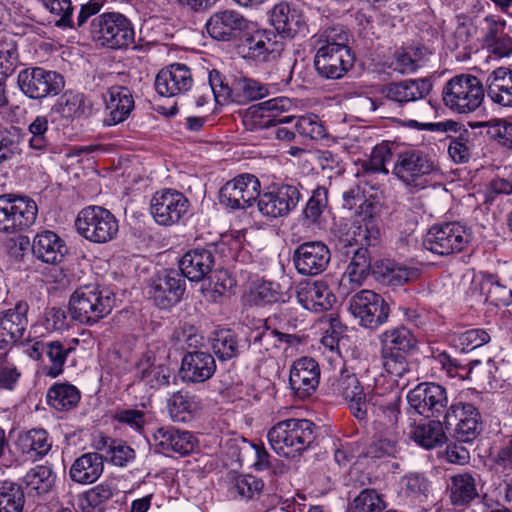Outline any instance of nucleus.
I'll list each match as a JSON object with an SVG mask.
<instances>
[{
	"label": "nucleus",
	"mask_w": 512,
	"mask_h": 512,
	"mask_svg": "<svg viewBox=\"0 0 512 512\" xmlns=\"http://www.w3.org/2000/svg\"><path fill=\"white\" fill-rule=\"evenodd\" d=\"M79 399L78 389L71 384L56 383L47 393L48 403L56 410H69L77 405Z\"/></svg>",
	"instance_id": "nucleus-46"
},
{
	"label": "nucleus",
	"mask_w": 512,
	"mask_h": 512,
	"mask_svg": "<svg viewBox=\"0 0 512 512\" xmlns=\"http://www.w3.org/2000/svg\"><path fill=\"white\" fill-rule=\"evenodd\" d=\"M188 208V199L181 192L173 189L157 191L150 205L154 220L164 226L177 223L187 213Z\"/></svg>",
	"instance_id": "nucleus-18"
},
{
	"label": "nucleus",
	"mask_w": 512,
	"mask_h": 512,
	"mask_svg": "<svg viewBox=\"0 0 512 512\" xmlns=\"http://www.w3.org/2000/svg\"><path fill=\"white\" fill-rule=\"evenodd\" d=\"M381 353L406 355L416 346V338L411 331L403 326L392 328L380 336Z\"/></svg>",
	"instance_id": "nucleus-41"
},
{
	"label": "nucleus",
	"mask_w": 512,
	"mask_h": 512,
	"mask_svg": "<svg viewBox=\"0 0 512 512\" xmlns=\"http://www.w3.org/2000/svg\"><path fill=\"white\" fill-rule=\"evenodd\" d=\"M291 106L290 99L286 97H277L261 102L248 109L243 118V123L251 131L288 123L292 120V117H280L279 113L289 110Z\"/></svg>",
	"instance_id": "nucleus-17"
},
{
	"label": "nucleus",
	"mask_w": 512,
	"mask_h": 512,
	"mask_svg": "<svg viewBox=\"0 0 512 512\" xmlns=\"http://www.w3.org/2000/svg\"><path fill=\"white\" fill-rule=\"evenodd\" d=\"M185 288L183 275L172 269L153 279L148 293L159 308L167 309L181 300Z\"/></svg>",
	"instance_id": "nucleus-20"
},
{
	"label": "nucleus",
	"mask_w": 512,
	"mask_h": 512,
	"mask_svg": "<svg viewBox=\"0 0 512 512\" xmlns=\"http://www.w3.org/2000/svg\"><path fill=\"white\" fill-rule=\"evenodd\" d=\"M106 109L109 114L104 119L107 126L123 122L134 108V100L130 90L123 86H113L105 98Z\"/></svg>",
	"instance_id": "nucleus-35"
},
{
	"label": "nucleus",
	"mask_w": 512,
	"mask_h": 512,
	"mask_svg": "<svg viewBox=\"0 0 512 512\" xmlns=\"http://www.w3.org/2000/svg\"><path fill=\"white\" fill-rule=\"evenodd\" d=\"M295 129L302 137L319 140L326 136V130L318 118L314 114L301 116L295 123Z\"/></svg>",
	"instance_id": "nucleus-58"
},
{
	"label": "nucleus",
	"mask_w": 512,
	"mask_h": 512,
	"mask_svg": "<svg viewBox=\"0 0 512 512\" xmlns=\"http://www.w3.org/2000/svg\"><path fill=\"white\" fill-rule=\"evenodd\" d=\"M215 370V360L210 353L193 351L184 355L180 372L184 381L202 383L210 379Z\"/></svg>",
	"instance_id": "nucleus-33"
},
{
	"label": "nucleus",
	"mask_w": 512,
	"mask_h": 512,
	"mask_svg": "<svg viewBox=\"0 0 512 512\" xmlns=\"http://www.w3.org/2000/svg\"><path fill=\"white\" fill-rule=\"evenodd\" d=\"M77 232L93 243H107L118 233V221L115 216L101 206L91 205L83 208L75 220Z\"/></svg>",
	"instance_id": "nucleus-5"
},
{
	"label": "nucleus",
	"mask_w": 512,
	"mask_h": 512,
	"mask_svg": "<svg viewBox=\"0 0 512 512\" xmlns=\"http://www.w3.org/2000/svg\"><path fill=\"white\" fill-rule=\"evenodd\" d=\"M92 39L100 46L123 49L134 42L131 22L118 12L103 13L91 22Z\"/></svg>",
	"instance_id": "nucleus-4"
},
{
	"label": "nucleus",
	"mask_w": 512,
	"mask_h": 512,
	"mask_svg": "<svg viewBox=\"0 0 512 512\" xmlns=\"http://www.w3.org/2000/svg\"><path fill=\"white\" fill-rule=\"evenodd\" d=\"M474 126L484 129L481 133H484L489 139L497 142L500 146L512 150V122L496 119L478 122Z\"/></svg>",
	"instance_id": "nucleus-48"
},
{
	"label": "nucleus",
	"mask_w": 512,
	"mask_h": 512,
	"mask_svg": "<svg viewBox=\"0 0 512 512\" xmlns=\"http://www.w3.org/2000/svg\"><path fill=\"white\" fill-rule=\"evenodd\" d=\"M248 20L235 10L225 9L215 12L207 21L208 34L219 41H231L246 30Z\"/></svg>",
	"instance_id": "nucleus-27"
},
{
	"label": "nucleus",
	"mask_w": 512,
	"mask_h": 512,
	"mask_svg": "<svg viewBox=\"0 0 512 512\" xmlns=\"http://www.w3.org/2000/svg\"><path fill=\"white\" fill-rule=\"evenodd\" d=\"M297 300L303 308L320 313L327 311L335 302V296L325 281L301 282L297 286Z\"/></svg>",
	"instance_id": "nucleus-30"
},
{
	"label": "nucleus",
	"mask_w": 512,
	"mask_h": 512,
	"mask_svg": "<svg viewBox=\"0 0 512 512\" xmlns=\"http://www.w3.org/2000/svg\"><path fill=\"white\" fill-rule=\"evenodd\" d=\"M409 405L427 418L440 416L448 405L446 388L433 382H423L407 394Z\"/></svg>",
	"instance_id": "nucleus-16"
},
{
	"label": "nucleus",
	"mask_w": 512,
	"mask_h": 512,
	"mask_svg": "<svg viewBox=\"0 0 512 512\" xmlns=\"http://www.w3.org/2000/svg\"><path fill=\"white\" fill-rule=\"evenodd\" d=\"M29 305L19 301L14 307L0 312V348L18 342L28 326Z\"/></svg>",
	"instance_id": "nucleus-28"
},
{
	"label": "nucleus",
	"mask_w": 512,
	"mask_h": 512,
	"mask_svg": "<svg viewBox=\"0 0 512 512\" xmlns=\"http://www.w3.org/2000/svg\"><path fill=\"white\" fill-rule=\"evenodd\" d=\"M382 282L389 286H402L418 278V270L397 263L387 264L380 272Z\"/></svg>",
	"instance_id": "nucleus-50"
},
{
	"label": "nucleus",
	"mask_w": 512,
	"mask_h": 512,
	"mask_svg": "<svg viewBox=\"0 0 512 512\" xmlns=\"http://www.w3.org/2000/svg\"><path fill=\"white\" fill-rule=\"evenodd\" d=\"M260 188V181L255 175L240 174L221 187L220 204L233 210L246 209L258 198Z\"/></svg>",
	"instance_id": "nucleus-15"
},
{
	"label": "nucleus",
	"mask_w": 512,
	"mask_h": 512,
	"mask_svg": "<svg viewBox=\"0 0 512 512\" xmlns=\"http://www.w3.org/2000/svg\"><path fill=\"white\" fill-rule=\"evenodd\" d=\"M354 64L351 50H333L318 48L314 57V66L318 74L326 79L342 78Z\"/></svg>",
	"instance_id": "nucleus-26"
},
{
	"label": "nucleus",
	"mask_w": 512,
	"mask_h": 512,
	"mask_svg": "<svg viewBox=\"0 0 512 512\" xmlns=\"http://www.w3.org/2000/svg\"><path fill=\"white\" fill-rule=\"evenodd\" d=\"M37 205L25 196L0 195V231L16 233L30 227L36 220Z\"/></svg>",
	"instance_id": "nucleus-8"
},
{
	"label": "nucleus",
	"mask_w": 512,
	"mask_h": 512,
	"mask_svg": "<svg viewBox=\"0 0 512 512\" xmlns=\"http://www.w3.org/2000/svg\"><path fill=\"white\" fill-rule=\"evenodd\" d=\"M432 88L428 79H407L392 82L382 88V94L388 100L405 104L414 102L427 96Z\"/></svg>",
	"instance_id": "nucleus-31"
},
{
	"label": "nucleus",
	"mask_w": 512,
	"mask_h": 512,
	"mask_svg": "<svg viewBox=\"0 0 512 512\" xmlns=\"http://www.w3.org/2000/svg\"><path fill=\"white\" fill-rule=\"evenodd\" d=\"M401 394L398 390L381 391L375 388L368 394L367 415L373 418V427L377 433L398 429L401 416Z\"/></svg>",
	"instance_id": "nucleus-7"
},
{
	"label": "nucleus",
	"mask_w": 512,
	"mask_h": 512,
	"mask_svg": "<svg viewBox=\"0 0 512 512\" xmlns=\"http://www.w3.org/2000/svg\"><path fill=\"white\" fill-rule=\"evenodd\" d=\"M115 295L98 285H85L76 289L69 300V313L73 320L92 325L111 313Z\"/></svg>",
	"instance_id": "nucleus-1"
},
{
	"label": "nucleus",
	"mask_w": 512,
	"mask_h": 512,
	"mask_svg": "<svg viewBox=\"0 0 512 512\" xmlns=\"http://www.w3.org/2000/svg\"><path fill=\"white\" fill-rule=\"evenodd\" d=\"M23 482L29 489V492L43 495L52 489L55 482V474L50 467L37 465L25 474Z\"/></svg>",
	"instance_id": "nucleus-45"
},
{
	"label": "nucleus",
	"mask_w": 512,
	"mask_h": 512,
	"mask_svg": "<svg viewBox=\"0 0 512 512\" xmlns=\"http://www.w3.org/2000/svg\"><path fill=\"white\" fill-rule=\"evenodd\" d=\"M328 205V191L324 187L313 190L304 209L305 218L312 223H317Z\"/></svg>",
	"instance_id": "nucleus-62"
},
{
	"label": "nucleus",
	"mask_w": 512,
	"mask_h": 512,
	"mask_svg": "<svg viewBox=\"0 0 512 512\" xmlns=\"http://www.w3.org/2000/svg\"><path fill=\"white\" fill-rule=\"evenodd\" d=\"M283 49V37L274 30H257L247 39L246 57L266 62L278 57Z\"/></svg>",
	"instance_id": "nucleus-29"
},
{
	"label": "nucleus",
	"mask_w": 512,
	"mask_h": 512,
	"mask_svg": "<svg viewBox=\"0 0 512 512\" xmlns=\"http://www.w3.org/2000/svg\"><path fill=\"white\" fill-rule=\"evenodd\" d=\"M320 381V367L311 357L295 360L290 368L289 385L296 397L306 399L315 393Z\"/></svg>",
	"instance_id": "nucleus-21"
},
{
	"label": "nucleus",
	"mask_w": 512,
	"mask_h": 512,
	"mask_svg": "<svg viewBox=\"0 0 512 512\" xmlns=\"http://www.w3.org/2000/svg\"><path fill=\"white\" fill-rule=\"evenodd\" d=\"M378 434V439L369 447L368 454L374 458L395 456L400 436L398 429L385 430Z\"/></svg>",
	"instance_id": "nucleus-52"
},
{
	"label": "nucleus",
	"mask_w": 512,
	"mask_h": 512,
	"mask_svg": "<svg viewBox=\"0 0 512 512\" xmlns=\"http://www.w3.org/2000/svg\"><path fill=\"white\" fill-rule=\"evenodd\" d=\"M411 438L418 445L426 449H432L443 444L446 440V435L443 430V424L438 420H431L416 425L411 432Z\"/></svg>",
	"instance_id": "nucleus-44"
},
{
	"label": "nucleus",
	"mask_w": 512,
	"mask_h": 512,
	"mask_svg": "<svg viewBox=\"0 0 512 512\" xmlns=\"http://www.w3.org/2000/svg\"><path fill=\"white\" fill-rule=\"evenodd\" d=\"M438 172L434 161L420 150H406L397 154L392 174L409 187L423 189L427 176Z\"/></svg>",
	"instance_id": "nucleus-6"
},
{
	"label": "nucleus",
	"mask_w": 512,
	"mask_h": 512,
	"mask_svg": "<svg viewBox=\"0 0 512 512\" xmlns=\"http://www.w3.org/2000/svg\"><path fill=\"white\" fill-rule=\"evenodd\" d=\"M153 446L157 453H178L187 455L191 453L197 440L189 431L179 430L173 426L157 428L152 435Z\"/></svg>",
	"instance_id": "nucleus-23"
},
{
	"label": "nucleus",
	"mask_w": 512,
	"mask_h": 512,
	"mask_svg": "<svg viewBox=\"0 0 512 512\" xmlns=\"http://www.w3.org/2000/svg\"><path fill=\"white\" fill-rule=\"evenodd\" d=\"M49 122L47 116L39 115L29 124L27 142L31 149L43 153L50 146L48 138Z\"/></svg>",
	"instance_id": "nucleus-49"
},
{
	"label": "nucleus",
	"mask_w": 512,
	"mask_h": 512,
	"mask_svg": "<svg viewBox=\"0 0 512 512\" xmlns=\"http://www.w3.org/2000/svg\"><path fill=\"white\" fill-rule=\"evenodd\" d=\"M315 425L307 419H287L268 432L272 449L279 455L294 457L306 450L314 440Z\"/></svg>",
	"instance_id": "nucleus-2"
},
{
	"label": "nucleus",
	"mask_w": 512,
	"mask_h": 512,
	"mask_svg": "<svg viewBox=\"0 0 512 512\" xmlns=\"http://www.w3.org/2000/svg\"><path fill=\"white\" fill-rule=\"evenodd\" d=\"M381 358L384 371L397 384H399V381L410 373L409 364L406 360L405 355L381 353Z\"/></svg>",
	"instance_id": "nucleus-57"
},
{
	"label": "nucleus",
	"mask_w": 512,
	"mask_h": 512,
	"mask_svg": "<svg viewBox=\"0 0 512 512\" xmlns=\"http://www.w3.org/2000/svg\"><path fill=\"white\" fill-rule=\"evenodd\" d=\"M215 260L211 250L195 248L187 251L179 261V272L190 281L204 280L211 272Z\"/></svg>",
	"instance_id": "nucleus-32"
},
{
	"label": "nucleus",
	"mask_w": 512,
	"mask_h": 512,
	"mask_svg": "<svg viewBox=\"0 0 512 512\" xmlns=\"http://www.w3.org/2000/svg\"><path fill=\"white\" fill-rule=\"evenodd\" d=\"M392 156L388 144L381 143L376 145L370 154V158L363 163V168L367 172L388 174L386 163Z\"/></svg>",
	"instance_id": "nucleus-61"
},
{
	"label": "nucleus",
	"mask_w": 512,
	"mask_h": 512,
	"mask_svg": "<svg viewBox=\"0 0 512 512\" xmlns=\"http://www.w3.org/2000/svg\"><path fill=\"white\" fill-rule=\"evenodd\" d=\"M270 22L279 33L290 34L293 31V23H298L296 11L291 10L286 2H280L272 8Z\"/></svg>",
	"instance_id": "nucleus-53"
},
{
	"label": "nucleus",
	"mask_w": 512,
	"mask_h": 512,
	"mask_svg": "<svg viewBox=\"0 0 512 512\" xmlns=\"http://www.w3.org/2000/svg\"><path fill=\"white\" fill-rule=\"evenodd\" d=\"M384 509L385 502L374 489H364L350 505V512H382Z\"/></svg>",
	"instance_id": "nucleus-55"
},
{
	"label": "nucleus",
	"mask_w": 512,
	"mask_h": 512,
	"mask_svg": "<svg viewBox=\"0 0 512 512\" xmlns=\"http://www.w3.org/2000/svg\"><path fill=\"white\" fill-rule=\"evenodd\" d=\"M238 347L236 335L231 330H221L214 334L212 350L220 360L237 356Z\"/></svg>",
	"instance_id": "nucleus-51"
},
{
	"label": "nucleus",
	"mask_w": 512,
	"mask_h": 512,
	"mask_svg": "<svg viewBox=\"0 0 512 512\" xmlns=\"http://www.w3.org/2000/svg\"><path fill=\"white\" fill-rule=\"evenodd\" d=\"M24 503V491L18 483L0 482V512H23Z\"/></svg>",
	"instance_id": "nucleus-47"
},
{
	"label": "nucleus",
	"mask_w": 512,
	"mask_h": 512,
	"mask_svg": "<svg viewBox=\"0 0 512 512\" xmlns=\"http://www.w3.org/2000/svg\"><path fill=\"white\" fill-rule=\"evenodd\" d=\"M485 91L492 103L512 107V69L498 67L491 71L484 82Z\"/></svg>",
	"instance_id": "nucleus-34"
},
{
	"label": "nucleus",
	"mask_w": 512,
	"mask_h": 512,
	"mask_svg": "<svg viewBox=\"0 0 512 512\" xmlns=\"http://www.w3.org/2000/svg\"><path fill=\"white\" fill-rule=\"evenodd\" d=\"M71 351V347H65L60 341L47 342L45 354L51 364L46 375L55 378L62 374L64 364Z\"/></svg>",
	"instance_id": "nucleus-54"
},
{
	"label": "nucleus",
	"mask_w": 512,
	"mask_h": 512,
	"mask_svg": "<svg viewBox=\"0 0 512 512\" xmlns=\"http://www.w3.org/2000/svg\"><path fill=\"white\" fill-rule=\"evenodd\" d=\"M301 200L298 186L293 184L273 185L257 198L258 211L262 216L275 219L287 216Z\"/></svg>",
	"instance_id": "nucleus-13"
},
{
	"label": "nucleus",
	"mask_w": 512,
	"mask_h": 512,
	"mask_svg": "<svg viewBox=\"0 0 512 512\" xmlns=\"http://www.w3.org/2000/svg\"><path fill=\"white\" fill-rule=\"evenodd\" d=\"M333 391L345 400L352 414L359 420L367 418V398L371 391L365 392L357 376L342 369L339 378L332 384Z\"/></svg>",
	"instance_id": "nucleus-22"
},
{
	"label": "nucleus",
	"mask_w": 512,
	"mask_h": 512,
	"mask_svg": "<svg viewBox=\"0 0 512 512\" xmlns=\"http://www.w3.org/2000/svg\"><path fill=\"white\" fill-rule=\"evenodd\" d=\"M193 85L190 69L174 63L161 69L155 78V90L163 97H174L187 92Z\"/></svg>",
	"instance_id": "nucleus-24"
},
{
	"label": "nucleus",
	"mask_w": 512,
	"mask_h": 512,
	"mask_svg": "<svg viewBox=\"0 0 512 512\" xmlns=\"http://www.w3.org/2000/svg\"><path fill=\"white\" fill-rule=\"evenodd\" d=\"M167 409L172 421L186 423L195 418L201 406L196 396L189 392L177 391L168 399Z\"/></svg>",
	"instance_id": "nucleus-40"
},
{
	"label": "nucleus",
	"mask_w": 512,
	"mask_h": 512,
	"mask_svg": "<svg viewBox=\"0 0 512 512\" xmlns=\"http://www.w3.org/2000/svg\"><path fill=\"white\" fill-rule=\"evenodd\" d=\"M319 48H333V50H351L348 46L349 33L342 26H332L323 31L320 36Z\"/></svg>",
	"instance_id": "nucleus-59"
},
{
	"label": "nucleus",
	"mask_w": 512,
	"mask_h": 512,
	"mask_svg": "<svg viewBox=\"0 0 512 512\" xmlns=\"http://www.w3.org/2000/svg\"><path fill=\"white\" fill-rule=\"evenodd\" d=\"M369 268L370 259L368 256V250L365 248L355 249L353 257L340 281V289L342 292L348 294L362 286L364 280L368 276Z\"/></svg>",
	"instance_id": "nucleus-37"
},
{
	"label": "nucleus",
	"mask_w": 512,
	"mask_h": 512,
	"mask_svg": "<svg viewBox=\"0 0 512 512\" xmlns=\"http://www.w3.org/2000/svg\"><path fill=\"white\" fill-rule=\"evenodd\" d=\"M104 469L103 455L90 452L78 457L70 468V477L73 481L81 484L95 482Z\"/></svg>",
	"instance_id": "nucleus-39"
},
{
	"label": "nucleus",
	"mask_w": 512,
	"mask_h": 512,
	"mask_svg": "<svg viewBox=\"0 0 512 512\" xmlns=\"http://www.w3.org/2000/svg\"><path fill=\"white\" fill-rule=\"evenodd\" d=\"M264 487L263 481L253 475H239L233 480V489L239 496L252 499L259 495Z\"/></svg>",
	"instance_id": "nucleus-64"
},
{
	"label": "nucleus",
	"mask_w": 512,
	"mask_h": 512,
	"mask_svg": "<svg viewBox=\"0 0 512 512\" xmlns=\"http://www.w3.org/2000/svg\"><path fill=\"white\" fill-rule=\"evenodd\" d=\"M444 425L457 441L469 443L480 434V413L470 403H453L444 415Z\"/></svg>",
	"instance_id": "nucleus-12"
},
{
	"label": "nucleus",
	"mask_w": 512,
	"mask_h": 512,
	"mask_svg": "<svg viewBox=\"0 0 512 512\" xmlns=\"http://www.w3.org/2000/svg\"><path fill=\"white\" fill-rule=\"evenodd\" d=\"M32 252L42 262L57 264L62 261L67 253V247L56 233L46 230L34 237Z\"/></svg>",
	"instance_id": "nucleus-36"
},
{
	"label": "nucleus",
	"mask_w": 512,
	"mask_h": 512,
	"mask_svg": "<svg viewBox=\"0 0 512 512\" xmlns=\"http://www.w3.org/2000/svg\"><path fill=\"white\" fill-rule=\"evenodd\" d=\"M17 445L23 454L34 458L46 455L52 447V442L44 429H31L19 435Z\"/></svg>",
	"instance_id": "nucleus-43"
},
{
	"label": "nucleus",
	"mask_w": 512,
	"mask_h": 512,
	"mask_svg": "<svg viewBox=\"0 0 512 512\" xmlns=\"http://www.w3.org/2000/svg\"><path fill=\"white\" fill-rule=\"evenodd\" d=\"M485 85L477 76L462 73L449 79L442 90V99L450 110L468 114L478 110L484 101Z\"/></svg>",
	"instance_id": "nucleus-3"
},
{
	"label": "nucleus",
	"mask_w": 512,
	"mask_h": 512,
	"mask_svg": "<svg viewBox=\"0 0 512 512\" xmlns=\"http://www.w3.org/2000/svg\"><path fill=\"white\" fill-rule=\"evenodd\" d=\"M298 342V337L292 334L281 333L276 329L263 326L251 334L249 350L259 360L275 356L283 344L292 345Z\"/></svg>",
	"instance_id": "nucleus-25"
},
{
	"label": "nucleus",
	"mask_w": 512,
	"mask_h": 512,
	"mask_svg": "<svg viewBox=\"0 0 512 512\" xmlns=\"http://www.w3.org/2000/svg\"><path fill=\"white\" fill-rule=\"evenodd\" d=\"M19 64L17 46L13 42L0 43V73L3 79L13 74Z\"/></svg>",
	"instance_id": "nucleus-63"
},
{
	"label": "nucleus",
	"mask_w": 512,
	"mask_h": 512,
	"mask_svg": "<svg viewBox=\"0 0 512 512\" xmlns=\"http://www.w3.org/2000/svg\"><path fill=\"white\" fill-rule=\"evenodd\" d=\"M251 301L258 306L283 301V294L279 291V284L261 281L257 283L250 293Z\"/></svg>",
	"instance_id": "nucleus-56"
},
{
	"label": "nucleus",
	"mask_w": 512,
	"mask_h": 512,
	"mask_svg": "<svg viewBox=\"0 0 512 512\" xmlns=\"http://www.w3.org/2000/svg\"><path fill=\"white\" fill-rule=\"evenodd\" d=\"M331 259L330 250L321 241H307L294 251L293 262L297 272L305 276H316L326 270Z\"/></svg>",
	"instance_id": "nucleus-19"
},
{
	"label": "nucleus",
	"mask_w": 512,
	"mask_h": 512,
	"mask_svg": "<svg viewBox=\"0 0 512 512\" xmlns=\"http://www.w3.org/2000/svg\"><path fill=\"white\" fill-rule=\"evenodd\" d=\"M349 311L361 326L374 330L387 322L390 308L381 295L364 289L350 298Z\"/></svg>",
	"instance_id": "nucleus-11"
},
{
	"label": "nucleus",
	"mask_w": 512,
	"mask_h": 512,
	"mask_svg": "<svg viewBox=\"0 0 512 512\" xmlns=\"http://www.w3.org/2000/svg\"><path fill=\"white\" fill-rule=\"evenodd\" d=\"M211 87L214 100L219 104H224L229 99L245 103L264 98L269 93L265 84L246 76L235 77L231 86L224 84L220 76H217V79L211 78Z\"/></svg>",
	"instance_id": "nucleus-14"
},
{
	"label": "nucleus",
	"mask_w": 512,
	"mask_h": 512,
	"mask_svg": "<svg viewBox=\"0 0 512 512\" xmlns=\"http://www.w3.org/2000/svg\"><path fill=\"white\" fill-rule=\"evenodd\" d=\"M478 496L475 475L460 473L451 477L450 499L454 505H467Z\"/></svg>",
	"instance_id": "nucleus-42"
},
{
	"label": "nucleus",
	"mask_w": 512,
	"mask_h": 512,
	"mask_svg": "<svg viewBox=\"0 0 512 512\" xmlns=\"http://www.w3.org/2000/svg\"><path fill=\"white\" fill-rule=\"evenodd\" d=\"M92 103L81 92L65 91L54 105V110L61 118L72 121L88 117L92 112Z\"/></svg>",
	"instance_id": "nucleus-38"
},
{
	"label": "nucleus",
	"mask_w": 512,
	"mask_h": 512,
	"mask_svg": "<svg viewBox=\"0 0 512 512\" xmlns=\"http://www.w3.org/2000/svg\"><path fill=\"white\" fill-rule=\"evenodd\" d=\"M17 83L21 92L34 100L55 96L65 86V81L61 74L42 67H31L21 70L17 77Z\"/></svg>",
	"instance_id": "nucleus-10"
},
{
	"label": "nucleus",
	"mask_w": 512,
	"mask_h": 512,
	"mask_svg": "<svg viewBox=\"0 0 512 512\" xmlns=\"http://www.w3.org/2000/svg\"><path fill=\"white\" fill-rule=\"evenodd\" d=\"M478 28L482 41L488 46L504 33L506 21L500 16L490 14L479 21Z\"/></svg>",
	"instance_id": "nucleus-60"
},
{
	"label": "nucleus",
	"mask_w": 512,
	"mask_h": 512,
	"mask_svg": "<svg viewBox=\"0 0 512 512\" xmlns=\"http://www.w3.org/2000/svg\"><path fill=\"white\" fill-rule=\"evenodd\" d=\"M470 241L467 229L458 222L432 226L425 235L423 245L434 254L449 256L465 249Z\"/></svg>",
	"instance_id": "nucleus-9"
}]
</instances>
